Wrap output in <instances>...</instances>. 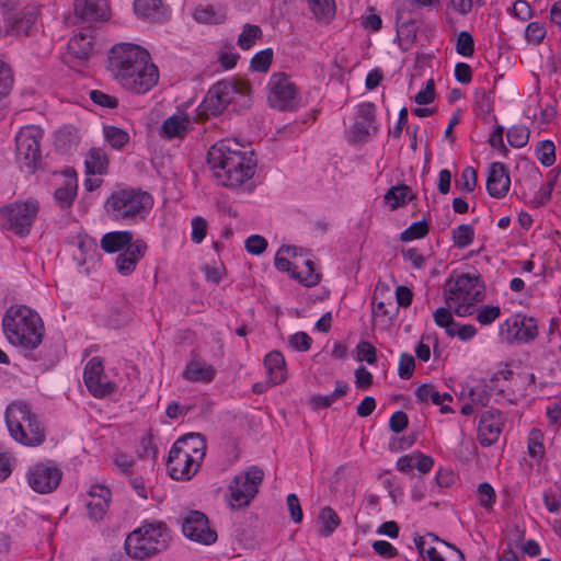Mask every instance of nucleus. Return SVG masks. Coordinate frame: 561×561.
Returning a JSON list of instances; mask_svg holds the SVG:
<instances>
[{
    "label": "nucleus",
    "instance_id": "f257e3e1",
    "mask_svg": "<svg viewBox=\"0 0 561 561\" xmlns=\"http://www.w3.org/2000/svg\"><path fill=\"white\" fill-rule=\"evenodd\" d=\"M107 70L127 91L144 94L159 80V70L149 53L139 45L118 43L108 51Z\"/></svg>",
    "mask_w": 561,
    "mask_h": 561
},
{
    "label": "nucleus",
    "instance_id": "f03ea898",
    "mask_svg": "<svg viewBox=\"0 0 561 561\" xmlns=\"http://www.w3.org/2000/svg\"><path fill=\"white\" fill-rule=\"evenodd\" d=\"M238 144L226 140L211 146L207 153V162L214 171L218 184L236 188L251 179L256 162L252 159L253 152H242L234 147Z\"/></svg>",
    "mask_w": 561,
    "mask_h": 561
},
{
    "label": "nucleus",
    "instance_id": "7ed1b4c3",
    "mask_svg": "<svg viewBox=\"0 0 561 561\" xmlns=\"http://www.w3.org/2000/svg\"><path fill=\"white\" fill-rule=\"evenodd\" d=\"M2 330L8 342L23 353L37 348L45 332L39 314L24 305L7 309L2 318Z\"/></svg>",
    "mask_w": 561,
    "mask_h": 561
},
{
    "label": "nucleus",
    "instance_id": "20e7f679",
    "mask_svg": "<svg viewBox=\"0 0 561 561\" xmlns=\"http://www.w3.org/2000/svg\"><path fill=\"white\" fill-rule=\"evenodd\" d=\"M152 206L153 198L150 193L130 186L116 187L104 204L105 211L112 220L126 224L146 218Z\"/></svg>",
    "mask_w": 561,
    "mask_h": 561
},
{
    "label": "nucleus",
    "instance_id": "39448f33",
    "mask_svg": "<svg viewBox=\"0 0 561 561\" xmlns=\"http://www.w3.org/2000/svg\"><path fill=\"white\" fill-rule=\"evenodd\" d=\"M4 419L8 431L16 443L28 447L44 443L45 430L26 403H10L5 409Z\"/></svg>",
    "mask_w": 561,
    "mask_h": 561
},
{
    "label": "nucleus",
    "instance_id": "423d86ee",
    "mask_svg": "<svg viewBox=\"0 0 561 561\" xmlns=\"http://www.w3.org/2000/svg\"><path fill=\"white\" fill-rule=\"evenodd\" d=\"M250 84L243 80H221L215 83L207 92L202 104L201 112L206 115L217 116L229 104L239 107H248L250 104Z\"/></svg>",
    "mask_w": 561,
    "mask_h": 561
},
{
    "label": "nucleus",
    "instance_id": "0eeeda50",
    "mask_svg": "<svg viewBox=\"0 0 561 561\" xmlns=\"http://www.w3.org/2000/svg\"><path fill=\"white\" fill-rule=\"evenodd\" d=\"M170 535L162 522L145 523L125 540L126 553L137 560L150 558L168 547Z\"/></svg>",
    "mask_w": 561,
    "mask_h": 561
},
{
    "label": "nucleus",
    "instance_id": "6e6552de",
    "mask_svg": "<svg viewBox=\"0 0 561 561\" xmlns=\"http://www.w3.org/2000/svg\"><path fill=\"white\" fill-rule=\"evenodd\" d=\"M38 208V202L33 198L4 206L0 208V226L20 237H25L31 231Z\"/></svg>",
    "mask_w": 561,
    "mask_h": 561
},
{
    "label": "nucleus",
    "instance_id": "1a4fd4ad",
    "mask_svg": "<svg viewBox=\"0 0 561 561\" xmlns=\"http://www.w3.org/2000/svg\"><path fill=\"white\" fill-rule=\"evenodd\" d=\"M42 130L36 126H25L15 136V157L21 168L34 173L41 160L39 139Z\"/></svg>",
    "mask_w": 561,
    "mask_h": 561
},
{
    "label": "nucleus",
    "instance_id": "9d476101",
    "mask_svg": "<svg viewBox=\"0 0 561 561\" xmlns=\"http://www.w3.org/2000/svg\"><path fill=\"white\" fill-rule=\"evenodd\" d=\"M479 275L463 273L453 275L446 280L444 286V299L448 308L453 307V300L456 301H481L483 299L482 286L479 285Z\"/></svg>",
    "mask_w": 561,
    "mask_h": 561
},
{
    "label": "nucleus",
    "instance_id": "9b49d317",
    "mask_svg": "<svg viewBox=\"0 0 561 561\" xmlns=\"http://www.w3.org/2000/svg\"><path fill=\"white\" fill-rule=\"evenodd\" d=\"M263 478V470L256 466L249 467L247 470L234 476L228 486L231 501L237 506L249 505L259 492V485L262 483Z\"/></svg>",
    "mask_w": 561,
    "mask_h": 561
},
{
    "label": "nucleus",
    "instance_id": "f8f14e48",
    "mask_svg": "<svg viewBox=\"0 0 561 561\" xmlns=\"http://www.w3.org/2000/svg\"><path fill=\"white\" fill-rule=\"evenodd\" d=\"M268 103L280 111L293 110L297 104V88L285 72H275L268 81Z\"/></svg>",
    "mask_w": 561,
    "mask_h": 561
},
{
    "label": "nucleus",
    "instance_id": "ddd939ff",
    "mask_svg": "<svg viewBox=\"0 0 561 561\" xmlns=\"http://www.w3.org/2000/svg\"><path fill=\"white\" fill-rule=\"evenodd\" d=\"M62 472L51 461L37 462L27 470V483L33 491L46 494L57 489L61 481Z\"/></svg>",
    "mask_w": 561,
    "mask_h": 561
},
{
    "label": "nucleus",
    "instance_id": "4468645a",
    "mask_svg": "<svg viewBox=\"0 0 561 561\" xmlns=\"http://www.w3.org/2000/svg\"><path fill=\"white\" fill-rule=\"evenodd\" d=\"M185 537L202 545H211L217 540V533L209 527L207 516L199 511H190L181 518Z\"/></svg>",
    "mask_w": 561,
    "mask_h": 561
},
{
    "label": "nucleus",
    "instance_id": "2eb2a0df",
    "mask_svg": "<svg viewBox=\"0 0 561 561\" xmlns=\"http://www.w3.org/2000/svg\"><path fill=\"white\" fill-rule=\"evenodd\" d=\"M103 370V362L100 357H92L84 367V383L90 393L96 398H104L116 389L114 382L105 380Z\"/></svg>",
    "mask_w": 561,
    "mask_h": 561
},
{
    "label": "nucleus",
    "instance_id": "dca6fc26",
    "mask_svg": "<svg viewBox=\"0 0 561 561\" xmlns=\"http://www.w3.org/2000/svg\"><path fill=\"white\" fill-rule=\"evenodd\" d=\"M182 442L179 444H173L169 451L168 456V471L172 479L174 480H190L198 469L197 459L194 455H188L184 450H180Z\"/></svg>",
    "mask_w": 561,
    "mask_h": 561
},
{
    "label": "nucleus",
    "instance_id": "f3484780",
    "mask_svg": "<svg viewBox=\"0 0 561 561\" xmlns=\"http://www.w3.org/2000/svg\"><path fill=\"white\" fill-rule=\"evenodd\" d=\"M503 428V416L499 410L489 409L482 412L478 424V440L489 447L495 444Z\"/></svg>",
    "mask_w": 561,
    "mask_h": 561
},
{
    "label": "nucleus",
    "instance_id": "a211bd4d",
    "mask_svg": "<svg viewBox=\"0 0 561 561\" xmlns=\"http://www.w3.org/2000/svg\"><path fill=\"white\" fill-rule=\"evenodd\" d=\"M278 250L275 255V267L280 272H287L295 279H298L305 286H314L320 282V275L314 271V264L311 260H305V268L300 272H296L297 262L291 263L287 256Z\"/></svg>",
    "mask_w": 561,
    "mask_h": 561
},
{
    "label": "nucleus",
    "instance_id": "6ab92c4d",
    "mask_svg": "<svg viewBox=\"0 0 561 561\" xmlns=\"http://www.w3.org/2000/svg\"><path fill=\"white\" fill-rule=\"evenodd\" d=\"M427 537L431 538L433 541H437L446 546L448 549L451 550V552L448 557H444L437 550L436 547L428 545L426 537H416L414 539L415 547L419 551V556L422 559V561H466L463 553L459 549L455 548L453 545H449L446 541L438 539L433 534H428Z\"/></svg>",
    "mask_w": 561,
    "mask_h": 561
},
{
    "label": "nucleus",
    "instance_id": "aec40b11",
    "mask_svg": "<svg viewBox=\"0 0 561 561\" xmlns=\"http://www.w3.org/2000/svg\"><path fill=\"white\" fill-rule=\"evenodd\" d=\"M76 16L83 23L104 22L110 18L106 0H75Z\"/></svg>",
    "mask_w": 561,
    "mask_h": 561
},
{
    "label": "nucleus",
    "instance_id": "412c9836",
    "mask_svg": "<svg viewBox=\"0 0 561 561\" xmlns=\"http://www.w3.org/2000/svg\"><path fill=\"white\" fill-rule=\"evenodd\" d=\"M375 105L373 103H363L358 105L355 122L351 128L352 141L365 140L370 133H376L377 128L374 125L375 121Z\"/></svg>",
    "mask_w": 561,
    "mask_h": 561
},
{
    "label": "nucleus",
    "instance_id": "4be33fe9",
    "mask_svg": "<svg viewBox=\"0 0 561 561\" xmlns=\"http://www.w3.org/2000/svg\"><path fill=\"white\" fill-rule=\"evenodd\" d=\"M486 191L493 198H503L511 186L508 169L502 162H493L490 165L486 178Z\"/></svg>",
    "mask_w": 561,
    "mask_h": 561
},
{
    "label": "nucleus",
    "instance_id": "5701e85b",
    "mask_svg": "<svg viewBox=\"0 0 561 561\" xmlns=\"http://www.w3.org/2000/svg\"><path fill=\"white\" fill-rule=\"evenodd\" d=\"M89 500L87 502V508L89 512L90 518L94 520H100L106 514L110 501H111V491L105 485L95 484L92 485L89 490Z\"/></svg>",
    "mask_w": 561,
    "mask_h": 561
},
{
    "label": "nucleus",
    "instance_id": "b1692460",
    "mask_svg": "<svg viewBox=\"0 0 561 561\" xmlns=\"http://www.w3.org/2000/svg\"><path fill=\"white\" fill-rule=\"evenodd\" d=\"M147 244L142 240H136L116 257V268L121 275L127 276L135 271L137 263L144 257Z\"/></svg>",
    "mask_w": 561,
    "mask_h": 561
},
{
    "label": "nucleus",
    "instance_id": "393cba45",
    "mask_svg": "<svg viewBox=\"0 0 561 561\" xmlns=\"http://www.w3.org/2000/svg\"><path fill=\"white\" fill-rule=\"evenodd\" d=\"M134 11L139 19L149 22H164L169 15L161 0H135Z\"/></svg>",
    "mask_w": 561,
    "mask_h": 561
},
{
    "label": "nucleus",
    "instance_id": "a878e982",
    "mask_svg": "<svg viewBox=\"0 0 561 561\" xmlns=\"http://www.w3.org/2000/svg\"><path fill=\"white\" fill-rule=\"evenodd\" d=\"M216 376L214 366L199 359H191L183 370V378L192 382H210Z\"/></svg>",
    "mask_w": 561,
    "mask_h": 561
},
{
    "label": "nucleus",
    "instance_id": "bb28decb",
    "mask_svg": "<svg viewBox=\"0 0 561 561\" xmlns=\"http://www.w3.org/2000/svg\"><path fill=\"white\" fill-rule=\"evenodd\" d=\"M36 18L37 9L35 7H30L21 12L15 13L9 20L10 27L8 28L7 33L14 35H28V31L34 25Z\"/></svg>",
    "mask_w": 561,
    "mask_h": 561
},
{
    "label": "nucleus",
    "instance_id": "cd10ccee",
    "mask_svg": "<svg viewBox=\"0 0 561 561\" xmlns=\"http://www.w3.org/2000/svg\"><path fill=\"white\" fill-rule=\"evenodd\" d=\"M78 190V181L73 170L67 171V179L64 184L54 193V198L61 209L71 207Z\"/></svg>",
    "mask_w": 561,
    "mask_h": 561
},
{
    "label": "nucleus",
    "instance_id": "c85d7f7f",
    "mask_svg": "<svg viewBox=\"0 0 561 561\" xmlns=\"http://www.w3.org/2000/svg\"><path fill=\"white\" fill-rule=\"evenodd\" d=\"M133 239L134 234L131 231H111L102 237L101 248L106 253H115L133 244L135 242Z\"/></svg>",
    "mask_w": 561,
    "mask_h": 561
},
{
    "label": "nucleus",
    "instance_id": "c756f323",
    "mask_svg": "<svg viewBox=\"0 0 561 561\" xmlns=\"http://www.w3.org/2000/svg\"><path fill=\"white\" fill-rule=\"evenodd\" d=\"M93 50L91 34L80 32L68 42V54L79 60H88Z\"/></svg>",
    "mask_w": 561,
    "mask_h": 561
},
{
    "label": "nucleus",
    "instance_id": "7c9ffc66",
    "mask_svg": "<svg viewBox=\"0 0 561 561\" xmlns=\"http://www.w3.org/2000/svg\"><path fill=\"white\" fill-rule=\"evenodd\" d=\"M264 365L273 385H278L286 379L285 359L278 351L270 352L264 358Z\"/></svg>",
    "mask_w": 561,
    "mask_h": 561
},
{
    "label": "nucleus",
    "instance_id": "2f4dec72",
    "mask_svg": "<svg viewBox=\"0 0 561 561\" xmlns=\"http://www.w3.org/2000/svg\"><path fill=\"white\" fill-rule=\"evenodd\" d=\"M180 450H185L188 455H194L196 459H202L205 455V439L199 433H190L180 437L174 444L181 443Z\"/></svg>",
    "mask_w": 561,
    "mask_h": 561
},
{
    "label": "nucleus",
    "instance_id": "473e14b6",
    "mask_svg": "<svg viewBox=\"0 0 561 561\" xmlns=\"http://www.w3.org/2000/svg\"><path fill=\"white\" fill-rule=\"evenodd\" d=\"M88 174H104L107 170L108 159L101 148H91L84 160Z\"/></svg>",
    "mask_w": 561,
    "mask_h": 561
},
{
    "label": "nucleus",
    "instance_id": "72a5a7b5",
    "mask_svg": "<svg viewBox=\"0 0 561 561\" xmlns=\"http://www.w3.org/2000/svg\"><path fill=\"white\" fill-rule=\"evenodd\" d=\"M188 124L190 122L186 116L172 115L163 122L162 134L169 139L174 137H183L187 131Z\"/></svg>",
    "mask_w": 561,
    "mask_h": 561
},
{
    "label": "nucleus",
    "instance_id": "f704fd0d",
    "mask_svg": "<svg viewBox=\"0 0 561 561\" xmlns=\"http://www.w3.org/2000/svg\"><path fill=\"white\" fill-rule=\"evenodd\" d=\"M318 518L321 524L319 535L325 538L330 537L341 524L339 515L330 506L322 507Z\"/></svg>",
    "mask_w": 561,
    "mask_h": 561
},
{
    "label": "nucleus",
    "instance_id": "c9c22d12",
    "mask_svg": "<svg viewBox=\"0 0 561 561\" xmlns=\"http://www.w3.org/2000/svg\"><path fill=\"white\" fill-rule=\"evenodd\" d=\"M411 188L408 185L401 184L392 186L385 195V201L390 205L391 209H397L404 205L408 201L413 198Z\"/></svg>",
    "mask_w": 561,
    "mask_h": 561
},
{
    "label": "nucleus",
    "instance_id": "e433bc0d",
    "mask_svg": "<svg viewBox=\"0 0 561 561\" xmlns=\"http://www.w3.org/2000/svg\"><path fill=\"white\" fill-rule=\"evenodd\" d=\"M308 8L318 21L328 22L333 18L335 5L333 0H307Z\"/></svg>",
    "mask_w": 561,
    "mask_h": 561
},
{
    "label": "nucleus",
    "instance_id": "4c0bfd02",
    "mask_svg": "<svg viewBox=\"0 0 561 561\" xmlns=\"http://www.w3.org/2000/svg\"><path fill=\"white\" fill-rule=\"evenodd\" d=\"M103 133H104L105 139L110 142V145L114 149H121L129 140L128 133L122 128L116 127V126H111V125L104 126Z\"/></svg>",
    "mask_w": 561,
    "mask_h": 561
},
{
    "label": "nucleus",
    "instance_id": "58836bf2",
    "mask_svg": "<svg viewBox=\"0 0 561 561\" xmlns=\"http://www.w3.org/2000/svg\"><path fill=\"white\" fill-rule=\"evenodd\" d=\"M451 308L439 307L433 312V319L437 327L445 329L446 334L449 337H454V333L451 330L454 327H457L453 314L450 312Z\"/></svg>",
    "mask_w": 561,
    "mask_h": 561
},
{
    "label": "nucleus",
    "instance_id": "ea45409f",
    "mask_svg": "<svg viewBox=\"0 0 561 561\" xmlns=\"http://www.w3.org/2000/svg\"><path fill=\"white\" fill-rule=\"evenodd\" d=\"M473 237L474 229L468 224L459 225L451 232L454 244L459 249L468 247L473 241Z\"/></svg>",
    "mask_w": 561,
    "mask_h": 561
},
{
    "label": "nucleus",
    "instance_id": "a19ab883",
    "mask_svg": "<svg viewBox=\"0 0 561 561\" xmlns=\"http://www.w3.org/2000/svg\"><path fill=\"white\" fill-rule=\"evenodd\" d=\"M430 227L425 219L412 222L400 233V240L410 242L415 239L424 238L428 233Z\"/></svg>",
    "mask_w": 561,
    "mask_h": 561
},
{
    "label": "nucleus",
    "instance_id": "79ce46f5",
    "mask_svg": "<svg viewBox=\"0 0 561 561\" xmlns=\"http://www.w3.org/2000/svg\"><path fill=\"white\" fill-rule=\"evenodd\" d=\"M262 36V30L259 25L245 24L238 36V45L241 49H249Z\"/></svg>",
    "mask_w": 561,
    "mask_h": 561
},
{
    "label": "nucleus",
    "instance_id": "37998d69",
    "mask_svg": "<svg viewBox=\"0 0 561 561\" xmlns=\"http://www.w3.org/2000/svg\"><path fill=\"white\" fill-rule=\"evenodd\" d=\"M537 159L543 167H550L556 161V147L550 140L539 141L536 147Z\"/></svg>",
    "mask_w": 561,
    "mask_h": 561
},
{
    "label": "nucleus",
    "instance_id": "c03bdc74",
    "mask_svg": "<svg viewBox=\"0 0 561 561\" xmlns=\"http://www.w3.org/2000/svg\"><path fill=\"white\" fill-rule=\"evenodd\" d=\"M507 142L514 148H523L529 139V129L525 126H513L506 134Z\"/></svg>",
    "mask_w": 561,
    "mask_h": 561
},
{
    "label": "nucleus",
    "instance_id": "a18cd8bd",
    "mask_svg": "<svg viewBox=\"0 0 561 561\" xmlns=\"http://www.w3.org/2000/svg\"><path fill=\"white\" fill-rule=\"evenodd\" d=\"M538 334L537 323L533 318H524L516 332V339L520 342L527 343L534 340Z\"/></svg>",
    "mask_w": 561,
    "mask_h": 561
},
{
    "label": "nucleus",
    "instance_id": "49530a36",
    "mask_svg": "<svg viewBox=\"0 0 561 561\" xmlns=\"http://www.w3.org/2000/svg\"><path fill=\"white\" fill-rule=\"evenodd\" d=\"M76 130L70 126L62 127L55 134V144L57 148L61 150H69L72 145H76Z\"/></svg>",
    "mask_w": 561,
    "mask_h": 561
},
{
    "label": "nucleus",
    "instance_id": "de8ad7c7",
    "mask_svg": "<svg viewBox=\"0 0 561 561\" xmlns=\"http://www.w3.org/2000/svg\"><path fill=\"white\" fill-rule=\"evenodd\" d=\"M456 51L462 57H471L474 53V39L468 31H461L456 41Z\"/></svg>",
    "mask_w": 561,
    "mask_h": 561
},
{
    "label": "nucleus",
    "instance_id": "09e8293b",
    "mask_svg": "<svg viewBox=\"0 0 561 561\" xmlns=\"http://www.w3.org/2000/svg\"><path fill=\"white\" fill-rule=\"evenodd\" d=\"M273 50L272 48H265L259 53H256L250 62V67L254 71H266L272 62Z\"/></svg>",
    "mask_w": 561,
    "mask_h": 561
},
{
    "label": "nucleus",
    "instance_id": "8fccbe9b",
    "mask_svg": "<svg viewBox=\"0 0 561 561\" xmlns=\"http://www.w3.org/2000/svg\"><path fill=\"white\" fill-rule=\"evenodd\" d=\"M477 496L479 504L486 510L493 506L496 497L494 489L488 482H483L478 485Z\"/></svg>",
    "mask_w": 561,
    "mask_h": 561
},
{
    "label": "nucleus",
    "instance_id": "3c124183",
    "mask_svg": "<svg viewBox=\"0 0 561 561\" xmlns=\"http://www.w3.org/2000/svg\"><path fill=\"white\" fill-rule=\"evenodd\" d=\"M415 397L420 402L432 401L435 405H440V393L435 389L433 385H421L415 390Z\"/></svg>",
    "mask_w": 561,
    "mask_h": 561
},
{
    "label": "nucleus",
    "instance_id": "603ef678",
    "mask_svg": "<svg viewBox=\"0 0 561 561\" xmlns=\"http://www.w3.org/2000/svg\"><path fill=\"white\" fill-rule=\"evenodd\" d=\"M13 85L12 70L9 65L0 59V100L4 98Z\"/></svg>",
    "mask_w": 561,
    "mask_h": 561
},
{
    "label": "nucleus",
    "instance_id": "864d4df0",
    "mask_svg": "<svg viewBox=\"0 0 561 561\" xmlns=\"http://www.w3.org/2000/svg\"><path fill=\"white\" fill-rule=\"evenodd\" d=\"M528 454L531 458L543 455L542 434L539 430H531L528 437Z\"/></svg>",
    "mask_w": 561,
    "mask_h": 561
},
{
    "label": "nucleus",
    "instance_id": "5fc2aeb1",
    "mask_svg": "<svg viewBox=\"0 0 561 561\" xmlns=\"http://www.w3.org/2000/svg\"><path fill=\"white\" fill-rule=\"evenodd\" d=\"M415 359L409 353H402L398 364V375L401 379H410L414 373Z\"/></svg>",
    "mask_w": 561,
    "mask_h": 561
},
{
    "label": "nucleus",
    "instance_id": "6e6d98bb",
    "mask_svg": "<svg viewBox=\"0 0 561 561\" xmlns=\"http://www.w3.org/2000/svg\"><path fill=\"white\" fill-rule=\"evenodd\" d=\"M546 27L540 22H530L525 30L527 42L540 44L546 36Z\"/></svg>",
    "mask_w": 561,
    "mask_h": 561
},
{
    "label": "nucleus",
    "instance_id": "4d7b16f0",
    "mask_svg": "<svg viewBox=\"0 0 561 561\" xmlns=\"http://www.w3.org/2000/svg\"><path fill=\"white\" fill-rule=\"evenodd\" d=\"M90 99L93 103L106 107V108H115L118 105V100L110 94L104 93L100 90H91L89 92Z\"/></svg>",
    "mask_w": 561,
    "mask_h": 561
},
{
    "label": "nucleus",
    "instance_id": "13d9d810",
    "mask_svg": "<svg viewBox=\"0 0 561 561\" xmlns=\"http://www.w3.org/2000/svg\"><path fill=\"white\" fill-rule=\"evenodd\" d=\"M501 314V309L497 306H482L478 309L477 320L483 324L488 325L495 321Z\"/></svg>",
    "mask_w": 561,
    "mask_h": 561
},
{
    "label": "nucleus",
    "instance_id": "bf43d9fd",
    "mask_svg": "<svg viewBox=\"0 0 561 561\" xmlns=\"http://www.w3.org/2000/svg\"><path fill=\"white\" fill-rule=\"evenodd\" d=\"M357 359L365 360L367 364H374L377 360L376 348L368 341H362L356 346Z\"/></svg>",
    "mask_w": 561,
    "mask_h": 561
},
{
    "label": "nucleus",
    "instance_id": "052dcab7",
    "mask_svg": "<svg viewBox=\"0 0 561 561\" xmlns=\"http://www.w3.org/2000/svg\"><path fill=\"white\" fill-rule=\"evenodd\" d=\"M244 247L249 253L260 255L266 250L267 241L260 234H252L247 238Z\"/></svg>",
    "mask_w": 561,
    "mask_h": 561
},
{
    "label": "nucleus",
    "instance_id": "680f3d73",
    "mask_svg": "<svg viewBox=\"0 0 561 561\" xmlns=\"http://www.w3.org/2000/svg\"><path fill=\"white\" fill-rule=\"evenodd\" d=\"M435 99V82L433 79L426 81L425 88L414 96V102L419 105H426Z\"/></svg>",
    "mask_w": 561,
    "mask_h": 561
},
{
    "label": "nucleus",
    "instance_id": "e2e57ef3",
    "mask_svg": "<svg viewBox=\"0 0 561 561\" xmlns=\"http://www.w3.org/2000/svg\"><path fill=\"white\" fill-rule=\"evenodd\" d=\"M207 221L197 216L192 219L191 239L195 243H201L206 237Z\"/></svg>",
    "mask_w": 561,
    "mask_h": 561
},
{
    "label": "nucleus",
    "instance_id": "0e129e2a",
    "mask_svg": "<svg viewBox=\"0 0 561 561\" xmlns=\"http://www.w3.org/2000/svg\"><path fill=\"white\" fill-rule=\"evenodd\" d=\"M477 171L473 168H465L460 176L461 191L472 192L477 185Z\"/></svg>",
    "mask_w": 561,
    "mask_h": 561
},
{
    "label": "nucleus",
    "instance_id": "69168bd1",
    "mask_svg": "<svg viewBox=\"0 0 561 561\" xmlns=\"http://www.w3.org/2000/svg\"><path fill=\"white\" fill-rule=\"evenodd\" d=\"M291 347L298 352H306L311 346V337L306 332H297L289 339Z\"/></svg>",
    "mask_w": 561,
    "mask_h": 561
},
{
    "label": "nucleus",
    "instance_id": "338daca9",
    "mask_svg": "<svg viewBox=\"0 0 561 561\" xmlns=\"http://www.w3.org/2000/svg\"><path fill=\"white\" fill-rule=\"evenodd\" d=\"M467 396L476 407H485L490 399V394L482 386L469 388Z\"/></svg>",
    "mask_w": 561,
    "mask_h": 561
},
{
    "label": "nucleus",
    "instance_id": "774afa93",
    "mask_svg": "<svg viewBox=\"0 0 561 561\" xmlns=\"http://www.w3.org/2000/svg\"><path fill=\"white\" fill-rule=\"evenodd\" d=\"M286 503L290 513L291 520L294 523H300L302 520V510L298 496L295 493L288 494Z\"/></svg>",
    "mask_w": 561,
    "mask_h": 561
}]
</instances>
